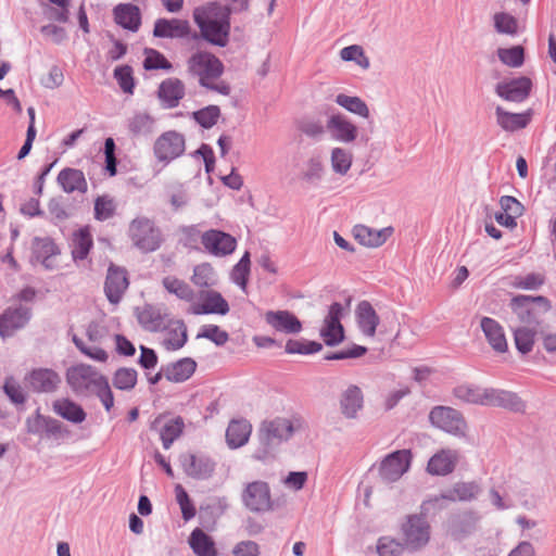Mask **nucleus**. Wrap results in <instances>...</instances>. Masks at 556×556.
Masks as SVG:
<instances>
[{
  "label": "nucleus",
  "mask_w": 556,
  "mask_h": 556,
  "mask_svg": "<svg viewBox=\"0 0 556 556\" xmlns=\"http://www.w3.org/2000/svg\"><path fill=\"white\" fill-rule=\"evenodd\" d=\"M114 76L122 88V90L126 93H132L134 92V78H132V71L130 66H119L116 67L114 71Z\"/></svg>",
  "instance_id": "obj_58"
},
{
  "label": "nucleus",
  "mask_w": 556,
  "mask_h": 556,
  "mask_svg": "<svg viewBox=\"0 0 556 556\" xmlns=\"http://www.w3.org/2000/svg\"><path fill=\"white\" fill-rule=\"evenodd\" d=\"M187 341V328L182 321L176 323L173 328H169L163 340V345L169 351L179 350Z\"/></svg>",
  "instance_id": "obj_44"
},
{
  "label": "nucleus",
  "mask_w": 556,
  "mask_h": 556,
  "mask_svg": "<svg viewBox=\"0 0 556 556\" xmlns=\"http://www.w3.org/2000/svg\"><path fill=\"white\" fill-rule=\"evenodd\" d=\"M190 34L191 26L187 20L159 18L154 23L153 35L159 38L182 39Z\"/></svg>",
  "instance_id": "obj_20"
},
{
  "label": "nucleus",
  "mask_w": 556,
  "mask_h": 556,
  "mask_svg": "<svg viewBox=\"0 0 556 556\" xmlns=\"http://www.w3.org/2000/svg\"><path fill=\"white\" fill-rule=\"evenodd\" d=\"M58 182L66 193H86L88 184L84 173L76 168H64L58 175Z\"/></svg>",
  "instance_id": "obj_28"
},
{
  "label": "nucleus",
  "mask_w": 556,
  "mask_h": 556,
  "mask_svg": "<svg viewBox=\"0 0 556 556\" xmlns=\"http://www.w3.org/2000/svg\"><path fill=\"white\" fill-rule=\"evenodd\" d=\"M197 364L191 358H182L163 368L164 377L170 382H184L195 371Z\"/></svg>",
  "instance_id": "obj_34"
},
{
  "label": "nucleus",
  "mask_w": 556,
  "mask_h": 556,
  "mask_svg": "<svg viewBox=\"0 0 556 556\" xmlns=\"http://www.w3.org/2000/svg\"><path fill=\"white\" fill-rule=\"evenodd\" d=\"M26 381L29 388L36 392H52L56 389L61 379L52 369L38 368L27 376Z\"/></svg>",
  "instance_id": "obj_26"
},
{
  "label": "nucleus",
  "mask_w": 556,
  "mask_h": 556,
  "mask_svg": "<svg viewBox=\"0 0 556 556\" xmlns=\"http://www.w3.org/2000/svg\"><path fill=\"white\" fill-rule=\"evenodd\" d=\"M186 66L187 73L197 78L202 87L223 96L230 93V86L226 81L219 80L225 67L214 53L198 50L188 58Z\"/></svg>",
  "instance_id": "obj_2"
},
{
  "label": "nucleus",
  "mask_w": 556,
  "mask_h": 556,
  "mask_svg": "<svg viewBox=\"0 0 556 556\" xmlns=\"http://www.w3.org/2000/svg\"><path fill=\"white\" fill-rule=\"evenodd\" d=\"M364 396L357 386H350L342 394L340 407L346 418H355L363 408Z\"/></svg>",
  "instance_id": "obj_33"
},
{
  "label": "nucleus",
  "mask_w": 556,
  "mask_h": 556,
  "mask_svg": "<svg viewBox=\"0 0 556 556\" xmlns=\"http://www.w3.org/2000/svg\"><path fill=\"white\" fill-rule=\"evenodd\" d=\"M356 321L363 334L374 338L380 319L372 305L363 301L356 307Z\"/></svg>",
  "instance_id": "obj_27"
},
{
  "label": "nucleus",
  "mask_w": 556,
  "mask_h": 556,
  "mask_svg": "<svg viewBox=\"0 0 556 556\" xmlns=\"http://www.w3.org/2000/svg\"><path fill=\"white\" fill-rule=\"evenodd\" d=\"M137 383V371L132 368H119L113 377V384L119 390H131Z\"/></svg>",
  "instance_id": "obj_49"
},
{
  "label": "nucleus",
  "mask_w": 556,
  "mask_h": 556,
  "mask_svg": "<svg viewBox=\"0 0 556 556\" xmlns=\"http://www.w3.org/2000/svg\"><path fill=\"white\" fill-rule=\"evenodd\" d=\"M184 471L195 479H207L215 471V462L205 455L185 453L180 455Z\"/></svg>",
  "instance_id": "obj_17"
},
{
  "label": "nucleus",
  "mask_w": 556,
  "mask_h": 556,
  "mask_svg": "<svg viewBox=\"0 0 556 556\" xmlns=\"http://www.w3.org/2000/svg\"><path fill=\"white\" fill-rule=\"evenodd\" d=\"M175 493L184 520L188 521L192 519L195 516L197 510L188 493L180 484L176 485Z\"/></svg>",
  "instance_id": "obj_55"
},
{
  "label": "nucleus",
  "mask_w": 556,
  "mask_h": 556,
  "mask_svg": "<svg viewBox=\"0 0 556 556\" xmlns=\"http://www.w3.org/2000/svg\"><path fill=\"white\" fill-rule=\"evenodd\" d=\"M128 287L127 273L125 269L110 266L105 280V294L111 303L119 302L123 293Z\"/></svg>",
  "instance_id": "obj_25"
},
{
  "label": "nucleus",
  "mask_w": 556,
  "mask_h": 556,
  "mask_svg": "<svg viewBox=\"0 0 556 556\" xmlns=\"http://www.w3.org/2000/svg\"><path fill=\"white\" fill-rule=\"evenodd\" d=\"M480 488L475 482H458L442 498L448 501H470L477 496Z\"/></svg>",
  "instance_id": "obj_41"
},
{
  "label": "nucleus",
  "mask_w": 556,
  "mask_h": 556,
  "mask_svg": "<svg viewBox=\"0 0 556 556\" xmlns=\"http://www.w3.org/2000/svg\"><path fill=\"white\" fill-rule=\"evenodd\" d=\"M114 21L117 25L136 33L141 26V11L132 3H119L113 9Z\"/></svg>",
  "instance_id": "obj_24"
},
{
  "label": "nucleus",
  "mask_w": 556,
  "mask_h": 556,
  "mask_svg": "<svg viewBox=\"0 0 556 556\" xmlns=\"http://www.w3.org/2000/svg\"><path fill=\"white\" fill-rule=\"evenodd\" d=\"M342 304L332 303L324 318L323 325L319 329V336L326 345L334 346L344 340V328L341 324L343 317Z\"/></svg>",
  "instance_id": "obj_12"
},
{
  "label": "nucleus",
  "mask_w": 556,
  "mask_h": 556,
  "mask_svg": "<svg viewBox=\"0 0 556 556\" xmlns=\"http://www.w3.org/2000/svg\"><path fill=\"white\" fill-rule=\"evenodd\" d=\"M127 237L132 247L142 253L155 252L164 242L161 228L147 216H137L129 222Z\"/></svg>",
  "instance_id": "obj_4"
},
{
  "label": "nucleus",
  "mask_w": 556,
  "mask_h": 556,
  "mask_svg": "<svg viewBox=\"0 0 556 556\" xmlns=\"http://www.w3.org/2000/svg\"><path fill=\"white\" fill-rule=\"evenodd\" d=\"M53 409L59 416L74 424H80L86 419L83 407L68 399L56 400Z\"/></svg>",
  "instance_id": "obj_37"
},
{
  "label": "nucleus",
  "mask_w": 556,
  "mask_h": 556,
  "mask_svg": "<svg viewBox=\"0 0 556 556\" xmlns=\"http://www.w3.org/2000/svg\"><path fill=\"white\" fill-rule=\"evenodd\" d=\"M503 212L515 216L516 218L521 216L523 213L522 204L514 197L504 195L500 200Z\"/></svg>",
  "instance_id": "obj_61"
},
{
  "label": "nucleus",
  "mask_w": 556,
  "mask_h": 556,
  "mask_svg": "<svg viewBox=\"0 0 556 556\" xmlns=\"http://www.w3.org/2000/svg\"><path fill=\"white\" fill-rule=\"evenodd\" d=\"M430 525L422 514L408 515L401 525L403 544L418 549L430 541Z\"/></svg>",
  "instance_id": "obj_8"
},
{
  "label": "nucleus",
  "mask_w": 556,
  "mask_h": 556,
  "mask_svg": "<svg viewBox=\"0 0 556 556\" xmlns=\"http://www.w3.org/2000/svg\"><path fill=\"white\" fill-rule=\"evenodd\" d=\"M184 96L185 85L178 78H167L160 85L159 97L168 108L177 106Z\"/></svg>",
  "instance_id": "obj_31"
},
{
  "label": "nucleus",
  "mask_w": 556,
  "mask_h": 556,
  "mask_svg": "<svg viewBox=\"0 0 556 556\" xmlns=\"http://www.w3.org/2000/svg\"><path fill=\"white\" fill-rule=\"evenodd\" d=\"M250 254L245 252L240 261L233 266L230 277L231 280L238 285L243 291H247V286L250 276Z\"/></svg>",
  "instance_id": "obj_45"
},
{
  "label": "nucleus",
  "mask_w": 556,
  "mask_h": 556,
  "mask_svg": "<svg viewBox=\"0 0 556 556\" xmlns=\"http://www.w3.org/2000/svg\"><path fill=\"white\" fill-rule=\"evenodd\" d=\"M264 320L277 332L295 334L302 331V323L289 311H267Z\"/></svg>",
  "instance_id": "obj_19"
},
{
  "label": "nucleus",
  "mask_w": 556,
  "mask_h": 556,
  "mask_svg": "<svg viewBox=\"0 0 556 556\" xmlns=\"http://www.w3.org/2000/svg\"><path fill=\"white\" fill-rule=\"evenodd\" d=\"M100 399L101 403L105 407L108 412L111 410V408L114 405V396L112 393V390L110 388L108 379H105L93 392Z\"/></svg>",
  "instance_id": "obj_63"
},
{
  "label": "nucleus",
  "mask_w": 556,
  "mask_h": 556,
  "mask_svg": "<svg viewBox=\"0 0 556 556\" xmlns=\"http://www.w3.org/2000/svg\"><path fill=\"white\" fill-rule=\"evenodd\" d=\"M300 130L312 138L321 137L325 132V128L319 121L305 119L300 124Z\"/></svg>",
  "instance_id": "obj_64"
},
{
  "label": "nucleus",
  "mask_w": 556,
  "mask_h": 556,
  "mask_svg": "<svg viewBox=\"0 0 556 556\" xmlns=\"http://www.w3.org/2000/svg\"><path fill=\"white\" fill-rule=\"evenodd\" d=\"M497 55L500 60L510 67H519L523 63V49L520 46H515L508 49H498Z\"/></svg>",
  "instance_id": "obj_52"
},
{
  "label": "nucleus",
  "mask_w": 556,
  "mask_h": 556,
  "mask_svg": "<svg viewBox=\"0 0 556 556\" xmlns=\"http://www.w3.org/2000/svg\"><path fill=\"white\" fill-rule=\"evenodd\" d=\"M509 307L519 324H536L551 309V302L544 296L517 295Z\"/></svg>",
  "instance_id": "obj_6"
},
{
  "label": "nucleus",
  "mask_w": 556,
  "mask_h": 556,
  "mask_svg": "<svg viewBox=\"0 0 556 556\" xmlns=\"http://www.w3.org/2000/svg\"><path fill=\"white\" fill-rule=\"evenodd\" d=\"M116 213V203L109 194L99 195L94 200V218L100 222L112 218Z\"/></svg>",
  "instance_id": "obj_47"
},
{
  "label": "nucleus",
  "mask_w": 556,
  "mask_h": 556,
  "mask_svg": "<svg viewBox=\"0 0 556 556\" xmlns=\"http://www.w3.org/2000/svg\"><path fill=\"white\" fill-rule=\"evenodd\" d=\"M30 319V309L27 307L7 308L0 315V336L10 337L16 330L26 326Z\"/></svg>",
  "instance_id": "obj_21"
},
{
  "label": "nucleus",
  "mask_w": 556,
  "mask_h": 556,
  "mask_svg": "<svg viewBox=\"0 0 556 556\" xmlns=\"http://www.w3.org/2000/svg\"><path fill=\"white\" fill-rule=\"evenodd\" d=\"M201 244L207 253L222 257L231 254L236 250L237 240L227 232L210 229L202 233Z\"/></svg>",
  "instance_id": "obj_15"
},
{
  "label": "nucleus",
  "mask_w": 556,
  "mask_h": 556,
  "mask_svg": "<svg viewBox=\"0 0 556 556\" xmlns=\"http://www.w3.org/2000/svg\"><path fill=\"white\" fill-rule=\"evenodd\" d=\"M495 114L497 124L506 131L522 129L530 122L529 113H510L501 106L496 108Z\"/></svg>",
  "instance_id": "obj_35"
},
{
  "label": "nucleus",
  "mask_w": 556,
  "mask_h": 556,
  "mask_svg": "<svg viewBox=\"0 0 556 556\" xmlns=\"http://www.w3.org/2000/svg\"><path fill=\"white\" fill-rule=\"evenodd\" d=\"M336 103L348 112L358 115L363 118L370 116V111L366 102L359 97H352L345 93H339L336 97Z\"/></svg>",
  "instance_id": "obj_39"
},
{
  "label": "nucleus",
  "mask_w": 556,
  "mask_h": 556,
  "mask_svg": "<svg viewBox=\"0 0 556 556\" xmlns=\"http://www.w3.org/2000/svg\"><path fill=\"white\" fill-rule=\"evenodd\" d=\"M184 428L185 422L181 417H176L165 422L160 431L161 441L165 450H168L174 441L182 434Z\"/></svg>",
  "instance_id": "obj_40"
},
{
  "label": "nucleus",
  "mask_w": 556,
  "mask_h": 556,
  "mask_svg": "<svg viewBox=\"0 0 556 556\" xmlns=\"http://www.w3.org/2000/svg\"><path fill=\"white\" fill-rule=\"evenodd\" d=\"M200 302H192L188 313L192 315H226L229 313V304L223 295L215 290L199 292Z\"/></svg>",
  "instance_id": "obj_14"
},
{
  "label": "nucleus",
  "mask_w": 556,
  "mask_h": 556,
  "mask_svg": "<svg viewBox=\"0 0 556 556\" xmlns=\"http://www.w3.org/2000/svg\"><path fill=\"white\" fill-rule=\"evenodd\" d=\"M453 394L457 400L469 404L502 406L516 410L522 405L520 399L509 391L483 389L467 383L457 386L453 390Z\"/></svg>",
  "instance_id": "obj_3"
},
{
  "label": "nucleus",
  "mask_w": 556,
  "mask_h": 556,
  "mask_svg": "<svg viewBox=\"0 0 556 556\" xmlns=\"http://www.w3.org/2000/svg\"><path fill=\"white\" fill-rule=\"evenodd\" d=\"M144 53L143 66L146 70H172V63L157 50L147 49Z\"/></svg>",
  "instance_id": "obj_51"
},
{
  "label": "nucleus",
  "mask_w": 556,
  "mask_h": 556,
  "mask_svg": "<svg viewBox=\"0 0 556 556\" xmlns=\"http://www.w3.org/2000/svg\"><path fill=\"white\" fill-rule=\"evenodd\" d=\"M410 393V389L406 386L401 387L400 389L390 391L383 399V408L386 410L392 409L397 405V403Z\"/></svg>",
  "instance_id": "obj_62"
},
{
  "label": "nucleus",
  "mask_w": 556,
  "mask_h": 556,
  "mask_svg": "<svg viewBox=\"0 0 556 556\" xmlns=\"http://www.w3.org/2000/svg\"><path fill=\"white\" fill-rule=\"evenodd\" d=\"M73 340L76 346L88 357L98 362L108 359V353L99 345L100 343H87L77 337H74Z\"/></svg>",
  "instance_id": "obj_56"
},
{
  "label": "nucleus",
  "mask_w": 556,
  "mask_h": 556,
  "mask_svg": "<svg viewBox=\"0 0 556 556\" xmlns=\"http://www.w3.org/2000/svg\"><path fill=\"white\" fill-rule=\"evenodd\" d=\"M293 431V422L288 418L277 417L270 420H264L257 433L262 451H260L255 457L257 459H264L275 445L288 440Z\"/></svg>",
  "instance_id": "obj_5"
},
{
  "label": "nucleus",
  "mask_w": 556,
  "mask_h": 556,
  "mask_svg": "<svg viewBox=\"0 0 556 556\" xmlns=\"http://www.w3.org/2000/svg\"><path fill=\"white\" fill-rule=\"evenodd\" d=\"M412 459L413 453L406 448L386 455L378 465L380 480L384 483L399 481L409 470Z\"/></svg>",
  "instance_id": "obj_7"
},
{
  "label": "nucleus",
  "mask_w": 556,
  "mask_h": 556,
  "mask_svg": "<svg viewBox=\"0 0 556 556\" xmlns=\"http://www.w3.org/2000/svg\"><path fill=\"white\" fill-rule=\"evenodd\" d=\"M153 149L157 161L169 163L184 154L185 137L175 130L165 131L155 140Z\"/></svg>",
  "instance_id": "obj_13"
},
{
  "label": "nucleus",
  "mask_w": 556,
  "mask_h": 556,
  "mask_svg": "<svg viewBox=\"0 0 556 556\" xmlns=\"http://www.w3.org/2000/svg\"><path fill=\"white\" fill-rule=\"evenodd\" d=\"M105 379L92 366L85 364L72 366L66 371L68 386L78 394L93 393Z\"/></svg>",
  "instance_id": "obj_9"
},
{
  "label": "nucleus",
  "mask_w": 556,
  "mask_h": 556,
  "mask_svg": "<svg viewBox=\"0 0 556 556\" xmlns=\"http://www.w3.org/2000/svg\"><path fill=\"white\" fill-rule=\"evenodd\" d=\"M162 286L169 294L190 305L195 299L197 294L191 286L176 276L164 277L162 279Z\"/></svg>",
  "instance_id": "obj_32"
},
{
  "label": "nucleus",
  "mask_w": 556,
  "mask_h": 556,
  "mask_svg": "<svg viewBox=\"0 0 556 556\" xmlns=\"http://www.w3.org/2000/svg\"><path fill=\"white\" fill-rule=\"evenodd\" d=\"M251 0H228L224 5L208 1L193 9L192 17L201 37L208 43L224 48L228 45L231 31V14L249 10Z\"/></svg>",
  "instance_id": "obj_1"
},
{
  "label": "nucleus",
  "mask_w": 556,
  "mask_h": 556,
  "mask_svg": "<svg viewBox=\"0 0 556 556\" xmlns=\"http://www.w3.org/2000/svg\"><path fill=\"white\" fill-rule=\"evenodd\" d=\"M241 500L243 505L253 513H265L273 509L270 488L265 481L256 480L247 483Z\"/></svg>",
  "instance_id": "obj_11"
},
{
  "label": "nucleus",
  "mask_w": 556,
  "mask_h": 556,
  "mask_svg": "<svg viewBox=\"0 0 556 556\" xmlns=\"http://www.w3.org/2000/svg\"><path fill=\"white\" fill-rule=\"evenodd\" d=\"M220 116L217 105H208L193 113V118L204 128L213 127Z\"/></svg>",
  "instance_id": "obj_53"
},
{
  "label": "nucleus",
  "mask_w": 556,
  "mask_h": 556,
  "mask_svg": "<svg viewBox=\"0 0 556 556\" xmlns=\"http://www.w3.org/2000/svg\"><path fill=\"white\" fill-rule=\"evenodd\" d=\"M333 140L344 143L354 142L358 136L357 126L345 115L332 114L326 124Z\"/></svg>",
  "instance_id": "obj_18"
},
{
  "label": "nucleus",
  "mask_w": 556,
  "mask_h": 556,
  "mask_svg": "<svg viewBox=\"0 0 556 556\" xmlns=\"http://www.w3.org/2000/svg\"><path fill=\"white\" fill-rule=\"evenodd\" d=\"M536 330L527 326H519L514 329L516 349L527 354L532 351L535 341Z\"/></svg>",
  "instance_id": "obj_43"
},
{
  "label": "nucleus",
  "mask_w": 556,
  "mask_h": 556,
  "mask_svg": "<svg viewBox=\"0 0 556 556\" xmlns=\"http://www.w3.org/2000/svg\"><path fill=\"white\" fill-rule=\"evenodd\" d=\"M459 455L458 452L451 448L438 451L428 462L427 471L433 476H446L456 467Z\"/></svg>",
  "instance_id": "obj_22"
},
{
  "label": "nucleus",
  "mask_w": 556,
  "mask_h": 556,
  "mask_svg": "<svg viewBox=\"0 0 556 556\" xmlns=\"http://www.w3.org/2000/svg\"><path fill=\"white\" fill-rule=\"evenodd\" d=\"M494 26L498 33L515 35L517 33V20L507 13H496L494 15Z\"/></svg>",
  "instance_id": "obj_57"
},
{
  "label": "nucleus",
  "mask_w": 556,
  "mask_h": 556,
  "mask_svg": "<svg viewBox=\"0 0 556 556\" xmlns=\"http://www.w3.org/2000/svg\"><path fill=\"white\" fill-rule=\"evenodd\" d=\"M331 167L332 169L340 175H345L353 162L352 153L344 148H333L331 151Z\"/></svg>",
  "instance_id": "obj_46"
},
{
  "label": "nucleus",
  "mask_w": 556,
  "mask_h": 556,
  "mask_svg": "<svg viewBox=\"0 0 556 556\" xmlns=\"http://www.w3.org/2000/svg\"><path fill=\"white\" fill-rule=\"evenodd\" d=\"M191 281L194 286L200 288H210L216 283V273L214 267L207 263L198 264L193 268Z\"/></svg>",
  "instance_id": "obj_42"
},
{
  "label": "nucleus",
  "mask_w": 556,
  "mask_h": 556,
  "mask_svg": "<svg viewBox=\"0 0 556 556\" xmlns=\"http://www.w3.org/2000/svg\"><path fill=\"white\" fill-rule=\"evenodd\" d=\"M198 338L207 339L216 345H224L228 342L229 334L217 325H204L201 327Z\"/></svg>",
  "instance_id": "obj_50"
},
{
  "label": "nucleus",
  "mask_w": 556,
  "mask_h": 556,
  "mask_svg": "<svg viewBox=\"0 0 556 556\" xmlns=\"http://www.w3.org/2000/svg\"><path fill=\"white\" fill-rule=\"evenodd\" d=\"M3 388L12 402L16 404H23L25 402L23 389L13 378L7 379Z\"/></svg>",
  "instance_id": "obj_60"
},
{
  "label": "nucleus",
  "mask_w": 556,
  "mask_h": 556,
  "mask_svg": "<svg viewBox=\"0 0 556 556\" xmlns=\"http://www.w3.org/2000/svg\"><path fill=\"white\" fill-rule=\"evenodd\" d=\"M394 229L388 226L375 229L364 224H357L352 228V236L355 241L365 248L377 249L382 247L393 235Z\"/></svg>",
  "instance_id": "obj_16"
},
{
  "label": "nucleus",
  "mask_w": 556,
  "mask_h": 556,
  "mask_svg": "<svg viewBox=\"0 0 556 556\" xmlns=\"http://www.w3.org/2000/svg\"><path fill=\"white\" fill-rule=\"evenodd\" d=\"M340 56L344 61H354L364 70H367L370 65L369 59L365 55L363 48L357 45L343 48L340 51Z\"/></svg>",
  "instance_id": "obj_54"
},
{
  "label": "nucleus",
  "mask_w": 556,
  "mask_h": 556,
  "mask_svg": "<svg viewBox=\"0 0 556 556\" xmlns=\"http://www.w3.org/2000/svg\"><path fill=\"white\" fill-rule=\"evenodd\" d=\"M432 426L455 437H465L467 424L463 415L448 406H435L429 414Z\"/></svg>",
  "instance_id": "obj_10"
},
{
  "label": "nucleus",
  "mask_w": 556,
  "mask_h": 556,
  "mask_svg": "<svg viewBox=\"0 0 556 556\" xmlns=\"http://www.w3.org/2000/svg\"><path fill=\"white\" fill-rule=\"evenodd\" d=\"M189 544L198 556H215L216 549L212 538L203 530L194 529L189 538Z\"/></svg>",
  "instance_id": "obj_38"
},
{
  "label": "nucleus",
  "mask_w": 556,
  "mask_h": 556,
  "mask_svg": "<svg viewBox=\"0 0 556 556\" xmlns=\"http://www.w3.org/2000/svg\"><path fill=\"white\" fill-rule=\"evenodd\" d=\"M323 345L316 341H309L305 339L293 340L290 339L287 341L285 350L288 354H302L308 355L314 354L321 351Z\"/></svg>",
  "instance_id": "obj_48"
},
{
  "label": "nucleus",
  "mask_w": 556,
  "mask_h": 556,
  "mask_svg": "<svg viewBox=\"0 0 556 556\" xmlns=\"http://www.w3.org/2000/svg\"><path fill=\"white\" fill-rule=\"evenodd\" d=\"M93 245L89 226L76 230L72 236V254L74 260H85Z\"/></svg>",
  "instance_id": "obj_36"
},
{
  "label": "nucleus",
  "mask_w": 556,
  "mask_h": 556,
  "mask_svg": "<svg viewBox=\"0 0 556 556\" xmlns=\"http://www.w3.org/2000/svg\"><path fill=\"white\" fill-rule=\"evenodd\" d=\"M531 80L527 77H519L510 81L501 83L496 87L497 94L513 102L523 101L530 93Z\"/></svg>",
  "instance_id": "obj_23"
},
{
  "label": "nucleus",
  "mask_w": 556,
  "mask_h": 556,
  "mask_svg": "<svg viewBox=\"0 0 556 556\" xmlns=\"http://www.w3.org/2000/svg\"><path fill=\"white\" fill-rule=\"evenodd\" d=\"M377 552L379 556H395L403 553V544L392 538L383 536L378 541Z\"/></svg>",
  "instance_id": "obj_59"
},
{
  "label": "nucleus",
  "mask_w": 556,
  "mask_h": 556,
  "mask_svg": "<svg viewBox=\"0 0 556 556\" xmlns=\"http://www.w3.org/2000/svg\"><path fill=\"white\" fill-rule=\"evenodd\" d=\"M480 327L489 342V344L500 353L507 351V341L503 327L493 318L483 317Z\"/></svg>",
  "instance_id": "obj_29"
},
{
  "label": "nucleus",
  "mask_w": 556,
  "mask_h": 556,
  "mask_svg": "<svg viewBox=\"0 0 556 556\" xmlns=\"http://www.w3.org/2000/svg\"><path fill=\"white\" fill-rule=\"evenodd\" d=\"M252 432L251 424L245 419H233L226 430V441L230 448H238L247 444Z\"/></svg>",
  "instance_id": "obj_30"
}]
</instances>
